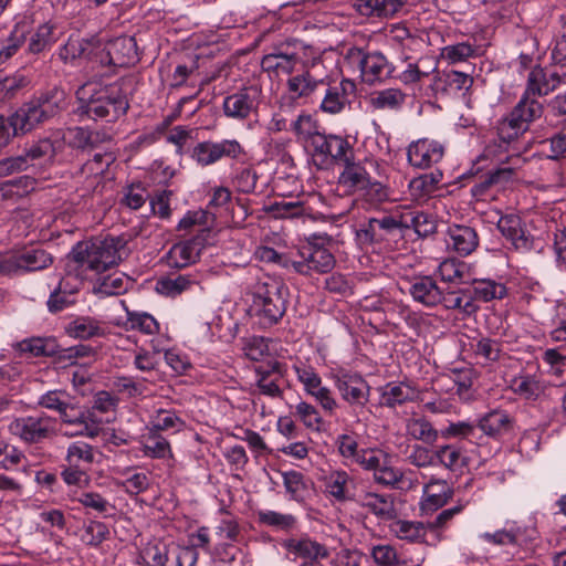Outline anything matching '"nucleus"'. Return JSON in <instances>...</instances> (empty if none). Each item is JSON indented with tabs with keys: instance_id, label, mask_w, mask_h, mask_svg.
<instances>
[{
	"instance_id": "f257e3e1",
	"label": "nucleus",
	"mask_w": 566,
	"mask_h": 566,
	"mask_svg": "<svg viewBox=\"0 0 566 566\" xmlns=\"http://www.w3.org/2000/svg\"><path fill=\"white\" fill-rule=\"evenodd\" d=\"M69 55L87 59L101 66L116 67L134 66L140 60L136 39L130 35L117 36L104 45L96 36L69 40L61 56L67 59Z\"/></svg>"
},
{
	"instance_id": "f03ea898",
	"label": "nucleus",
	"mask_w": 566,
	"mask_h": 566,
	"mask_svg": "<svg viewBox=\"0 0 566 566\" xmlns=\"http://www.w3.org/2000/svg\"><path fill=\"white\" fill-rule=\"evenodd\" d=\"M126 241L120 237H106L77 242L69 253V259L80 266L102 273L122 261L120 250Z\"/></svg>"
},
{
	"instance_id": "7ed1b4c3",
	"label": "nucleus",
	"mask_w": 566,
	"mask_h": 566,
	"mask_svg": "<svg viewBox=\"0 0 566 566\" xmlns=\"http://www.w3.org/2000/svg\"><path fill=\"white\" fill-rule=\"evenodd\" d=\"M129 108V102L126 92L118 83L94 88L87 98L78 108L80 115H86L92 119H106L115 122L124 116Z\"/></svg>"
},
{
	"instance_id": "20e7f679",
	"label": "nucleus",
	"mask_w": 566,
	"mask_h": 566,
	"mask_svg": "<svg viewBox=\"0 0 566 566\" xmlns=\"http://www.w3.org/2000/svg\"><path fill=\"white\" fill-rule=\"evenodd\" d=\"M286 291L284 283L269 277L254 286L253 308L263 324H276L286 312Z\"/></svg>"
},
{
	"instance_id": "39448f33",
	"label": "nucleus",
	"mask_w": 566,
	"mask_h": 566,
	"mask_svg": "<svg viewBox=\"0 0 566 566\" xmlns=\"http://www.w3.org/2000/svg\"><path fill=\"white\" fill-rule=\"evenodd\" d=\"M543 105L535 98L522 96L511 113L499 120L496 129L499 139L504 144L516 140L527 129L530 123L539 118Z\"/></svg>"
},
{
	"instance_id": "423d86ee",
	"label": "nucleus",
	"mask_w": 566,
	"mask_h": 566,
	"mask_svg": "<svg viewBox=\"0 0 566 566\" xmlns=\"http://www.w3.org/2000/svg\"><path fill=\"white\" fill-rule=\"evenodd\" d=\"M345 59L357 65L363 82L368 85L395 76L396 67L379 51L367 52L361 48L352 46L347 50Z\"/></svg>"
},
{
	"instance_id": "0eeeda50",
	"label": "nucleus",
	"mask_w": 566,
	"mask_h": 566,
	"mask_svg": "<svg viewBox=\"0 0 566 566\" xmlns=\"http://www.w3.org/2000/svg\"><path fill=\"white\" fill-rule=\"evenodd\" d=\"M355 91L356 85L350 80L344 78L339 83L332 84L325 77L323 93H318L315 104H318L325 113L337 114L345 107L348 95L354 94Z\"/></svg>"
},
{
	"instance_id": "6e6552de",
	"label": "nucleus",
	"mask_w": 566,
	"mask_h": 566,
	"mask_svg": "<svg viewBox=\"0 0 566 566\" xmlns=\"http://www.w3.org/2000/svg\"><path fill=\"white\" fill-rule=\"evenodd\" d=\"M260 93L258 86L251 85L227 96L222 105L224 115L234 119L248 118L258 108Z\"/></svg>"
},
{
	"instance_id": "1a4fd4ad",
	"label": "nucleus",
	"mask_w": 566,
	"mask_h": 566,
	"mask_svg": "<svg viewBox=\"0 0 566 566\" xmlns=\"http://www.w3.org/2000/svg\"><path fill=\"white\" fill-rule=\"evenodd\" d=\"M501 234L514 250L527 253L534 249V237L524 229L522 219L516 214L502 216L496 224Z\"/></svg>"
},
{
	"instance_id": "9d476101",
	"label": "nucleus",
	"mask_w": 566,
	"mask_h": 566,
	"mask_svg": "<svg viewBox=\"0 0 566 566\" xmlns=\"http://www.w3.org/2000/svg\"><path fill=\"white\" fill-rule=\"evenodd\" d=\"M61 420L69 426L78 427V430L66 431L67 436H87L91 438L97 437L101 428L94 420V413L87 409H83L70 403L60 411Z\"/></svg>"
},
{
	"instance_id": "9b49d317",
	"label": "nucleus",
	"mask_w": 566,
	"mask_h": 566,
	"mask_svg": "<svg viewBox=\"0 0 566 566\" xmlns=\"http://www.w3.org/2000/svg\"><path fill=\"white\" fill-rule=\"evenodd\" d=\"M335 386L342 398L350 405L364 407L369 401L370 387L358 374H343L336 377Z\"/></svg>"
},
{
	"instance_id": "f8f14e48",
	"label": "nucleus",
	"mask_w": 566,
	"mask_h": 566,
	"mask_svg": "<svg viewBox=\"0 0 566 566\" xmlns=\"http://www.w3.org/2000/svg\"><path fill=\"white\" fill-rule=\"evenodd\" d=\"M443 146L427 138L419 139L409 145L407 157L411 166L420 169L429 168L439 163L443 157Z\"/></svg>"
},
{
	"instance_id": "ddd939ff",
	"label": "nucleus",
	"mask_w": 566,
	"mask_h": 566,
	"mask_svg": "<svg viewBox=\"0 0 566 566\" xmlns=\"http://www.w3.org/2000/svg\"><path fill=\"white\" fill-rule=\"evenodd\" d=\"M13 135H24L50 118L33 99L23 103L10 115Z\"/></svg>"
},
{
	"instance_id": "4468645a",
	"label": "nucleus",
	"mask_w": 566,
	"mask_h": 566,
	"mask_svg": "<svg viewBox=\"0 0 566 566\" xmlns=\"http://www.w3.org/2000/svg\"><path fill=\"white\" fill-rule=\"evenodd\" d=\"M409 294L412 300L426 307L440 305L441 287L431 275H417L409 282Z\"/></svg>"
},
{
	"instance_id": "2eb2a0df",
	"label": "nucleus",
	"mask_w": 566,
	"mask_h": 566,
	"mask_svg": "<svg viewBox=\"0 0 566 566\" xmlns=\"http://www.w3.org/2000/svg\"><path fill=\"white\" fill-rule=\"evenodd\" d=\"M283 547L296 558L303 559V562L326 559L329 556L327 547L307 535H303L300 538H286L282 543Z\"/></svg>"
},
{
	"instance_id": "dca6fc26",
	"label": "nucleus",
	"mask_w": 566,
	"mask_h": 566,
	"mask_svg": "<svg viewBox=\"0 0 566 566\" xmlns=\"http://www.w3.org/2000/svg\"><path fill=\"white\" fill-rule=\"evenodd\" d=\"M287 88L293 99L305 98L315 104L318 93H323L324 78H316L310 71H304L287 80Z\"/></svg>"
},
{
	"instance_id": "f3484780",
	"label": "nucleus",
	"mask_w": 566,
	"mask_h": 566,
	"mask_svg": "<svg viewBox=\"0 0 566 566\" xmlns=\"http://www.w3.org/2000/svg\"><path fill=\"white\" fill-rule=\"evenodd\" d=\"M11 430L27 442L36 443L48 438L51 430L44 418L28 417L18 419L11 424Z\"/></svg>"
},
{
	"instance_id": "a211bd4d",
	"label": "nucleus",
	"mask_w": 566,
	"mask_h": 566,
	"mask_svg": "<svg viewBox=\"0 0 566 566\" xmlns=\"http://www.w3.org/2000/svg\"><path fill=\"white\" fill-rule=\"evenodd\" d=\"M478 427L486 436L499 439L513 430L514 419L505 410L495 409L484 415Z\"/></svg>"
},
{
	"instance_id": "6ab92c4d",
	"label": "nucleus",
	"mask_w": 566,
	"mask_h": 566,
	"mask_svg": "<svg viewBox=\"0 0 566 566\" xmlns=\"http://www.w3.org/2000/svg\"><path fill=\"white\" fill-rule=\"evenodd\" d=\"M302 255L305 258L307 266L310 268V276H312L313 273H328L336 264L335 256L329 250L317 244H310L303 248Z\"/></svg>"
},
{
	"instance_id": "aec40b11",
	"label": "nucleus",
	"mask_w": 566,
	"mask_h": 566,
	"mask_svg": "<svg viewBox=\"0 0 566 566\" xmlns=\"http://www.w3.org/2000/svg\"><path fill=\"white\" fill-rule=\"evenodd\" d=\"M300 380L304 384L308 394L314 396L322 408L328 413H333L337 407L336 400L332 397L331 390L322 386L321 377L314 371L304 370L300 375Z\"/></svg>"
},
{
	"instance_id": "412c9836",
	"label": "nucleus",
	"mask_w": 566,
	"mask_h": 566,
	"mask_svg": "<svg viewBox=\"0 0 566 566\" xmlns=\"http://www.w3.org/2000/svg\"><path fill=\"white\" fill-rule=\"evenodd\" d=\"M17 349L33 357H54L57 363L60 345L54 337H31L17 344Z\"/></svg>"
},
{
	"instance_id": "4be33fe9",
	"label": "nucleus",
	"mask_w": 566,
	"mask_h": 566,
	"mask_svg": "<svg viewBox=\"0 0 566 566\" xmlns=\"http://www.w3.org/2000/svg\"><path fill=\"white\" fill-rule=\"evenodd\" d=\"M448 233L453 249L460 255L471 254L479 245V235L471 227L454 224L449 228Z\"/></svg>"
},
{
	"instance_id": "5701e85b",
	"label": "nucleus",
	"mask_w": 566,
	"mask_h": 566,
	"mask_svg": "<svg viewBox=\"0 0 566 566\" xmlns=\"http://www.w3.org/2000/svg\"><path fill=\"white\" fill-rule=\"evenodd\" d=\"M298 61L296 53L283 52L280 49H274L273 52L264 55L261 61L263 71L273 72L276 75L291 74Z\"/></svg>"
},
{
	"instance_id": "b1692460",
	"label": "nucleus",
	"mask_w": 566,
	"mask_h": 566,
	"mask_svg": "<svg viewBox=\"0 0 566 566\" xmlns=\"http://www.w3.org/2000/svg\"><path fill=\"white\" fill-rule=\"evenodd\" d=\"M17 259L19 271L28 272L46 269L53 262L52 255L39 247L24 249L23 251L17 253Z\"/></svg>"
},
{
	"instance_id": "393cba45",
	"label": "nucleus",
	"mask_w": 566,
	"mask_h": 566,
	"mask_svg": "<svg viewBox=\"0 0 566 566\" xmlns=\"http://www.w3.org/2000/svg\"><path fill=\"white\" fill-rule=\"evenodd\" d=\"M370 176L361 164L356 163L355 158L344 165L338 184L349 191H361L368 185Z\"/></svg>"
},
{
	"instance_id": "a878e982",
	"label": "nucleus",
	"mask_w": 566,
	"mask_h": 566,
	"mask_svg": "<svg viewBox=\"0 0 566 566\" xmlns=\"http://www.w3.org/2000/svg\"><path fill=\"white\" fill-rule=\"evenodd\" d=\"M191 244L186 240L171 247L166 256L169 268L181 270L199 260V248Z\"/></svg>"
},
{
	"instance_id": "bb28decb",
	"label": "nucleus",
	"mask_w": 566,
	"mask_h": 566,
	"mask_svg": "<svg viewBox=\"0 0 566 566\" xmlns=\"http://www.w3.org/2000/svg\"><path fill=\"white\" fill-rule=\"evenodd\" d=\"M360 505L382 521L394 520L397 515L394 500L390 495L366 493Z\"/></svg>"
},
{
	"instance_id": "cd10ccee",
	"label": "nucleus",
	"mask_w": 566,
	"mask_h": 566,
	"mask_svg": "<svg viewBox=\"0 0 566 566\" xmlns=\"http://www.w3.org/2000/svg\"><path fill=\"white\" fill-rule=\"evenodd\" d=\"M32 99L41 109L44 111L49 118L54 117L66 106V94L57 86H53L41 92Z\"/></svg>"
},
{
	"instance_id": "c85d7f7f",
	"label": "nucleus",
	"mask_w": 566,
	"mask_h": 566,
	"mask_svg": "<svg viewBox=\"0 0 566 566\" xmlns=\"http://www.w3.org/2000/svg\"><path fill=\"white\" fill-rule=\"evenodd\" d=\"M405 232L409 229H413L420 238H427L428 235L437 231V222L432 216L422 211H408L401 212Z\"/></svg>"
},
{
	"instance_id": "c756f323",
	"label": "nucleus",
	"mask_w": 566,
	"mask_h": 566,
	"mask_svg": "<svg viewBox=\"0 0 566 566\" xmlns=\"http://www.w3.org/2000/svg\"><path fill=\"white\" fill-rule=\"evenodd\" d=\"M407 0H357V9L364 15L389 17L398 12Z\"/></svg>"
},
{
	"instance_id": "7c9ffc66",
	"label": "nucleus",
	"mask_w": 566,
	"mask_h": 566,
	"mask_svg": "<svg viewBox=\"0 0 566 566\" xmlns=\"http://www.w3.org/2000/svg\"><path fill=\"white\" fill-rule=\"evenodd\" d=\"M286 493L293 501L304 502L313 483L302 472L291 470L282 472Z\"/></svg>"
},
{
	"instance_id": "2f4dec72",
	"label": "nucleus",
	"mask_w": 566,
	"mask_h": 566,
	"mask_svg": "<svg viewBox=\"0 0 566 566\" xmlns=\"http://www.w3.org/2000/svg\"><path fill=\"white\" fill-rule=\"evenodd\" d=\"M353 483V480L344 471H334L325 480L327 493L338 502L353 500L349 490V485Z\"/></svg>"
},
{
	"instance_id": "473e14b6",
	"label": "nucleus",
	"mask_w": 566,
	"mask_h": 566,
	"mask_svg": "<svg viewBox=\"0 0 566 566\" xmlns=\"http://www.w3.org/2000/svg\"><path fill=\"white\" fill-rule=\"evenodd\" d=\"M377 220V230H379L381 242L402 239L405 237L403 221L401 212L384 214Z\"/></svg>"
},
{
	"instance_id": "72a5a7b5",
	"label": "nucleus",
	"mask_w": 566,
	"mask_h": 566,
	"mask_svg": "<svg viewBox=\"0 0 566 566\" xmlns=\"http://www.w3.org/2000/svg\"><path fill=\"white\" fill-rule=\"evenodd\" d=\"M554 91V85H551L547 73L541 66L534 67L527 78V87L523 96L533 98L534 96L547 95Z\"/></svg>"
},
{
	"instance_id": "f704fd0d",
	"label": "nucleus",
	"mask_w": 566,
	"mask_h": 566,
	"mask_svg": "<svg viewBox=\"0 0 566 566\" xmlns=\"http://www.w3.org/2000/svg\"><path fill=\"white\" fill-rule=\"evenodd\" d=\"M198 282L197 275L190 273L180 274L176 277L159 280L157 282V291L166 295L174 296L189 290L191 285L197 284Z\"/></svg>"
},
{
	"instance_id": "c9c22d12",
	"label": "nucleus",
	"mask_w": 566,
	"mask_h": 566,
	"mask_svg": "<svg viewBox=\"0 0 566 566\" xmlns=\"http://www.w3.org/2000/svg\"><path fill=\"white\" fill-rule=\"evenodd\" d=\"M442 180V172L440 170L431 171L429 174L420 175L409 182V189L412 196L422 198L430 196L437 190L439 182Z\"/></svg>"
},
{
	"instance_id": "e433bc0d",
	"label": "nucleus",
	"mask_w": 566,
	"mask_h": 566,
	"mask_svg": "<svg viewBox=\"0 0 566 566\" xmlns=\"http://www.w3.org/2000/svg\"><path fill=\"white\" fill-rule=\"evenodd\" d=\"M475 300L490 302L495 298H503L507 294L505 285L493 280H474L473 290Z\"/></svg>"
},
{
	"instance_id": "4c0bfd02",
	"label": "nucleus",
	"mask_w": 566,
	"mask_h": 566,
	"mask_svg": "<svg viewBox=\"0 0 566 566\" xmlns=\"http://www.w3.org/2000/svg\"><path fill=\"white\" fill-rule=\"evenodd\" d=\"M258 520L260 524L274 527L283 532H292L296 525L297 520L292 514H283L275 511H260L258 512Z\"/></svg>"
},
{
	"instance_id": "58836bf2",
	"label": "nucleus",
	"mask_w": 566,
	"mask_h": 566,
	"mask_svg": "<svg viewBox=\"0 0 566 566\" xmlns=\"http://www.w3.org/2000/svg\"><path fill=\"white\" fill-rule=\"evenodd\" d=\"M327 157L335 164L343 166L355 158L354 148L346 138L337 135H329V148Z\"/></svg>"
},
{
	"instance_id": "ea45409f",
	"label": "nucleus",
	"mask_w": 566,
	"mask_h": 566,
	"mask_svg": "<svg viewBox=\"0 0 566 566\" xmlns=\"http://www.w3.org/2000/svg\"><path fill=\"white\" fill-rule=\"evenodd\" d=\"M406 99V94L399 88H387L378 92L370 99V104L376 109H398Z\"/></svg>"
},
{
	"instance_id": "a19ab883",
	"label": "nucleus",
	"mask_w": 566,
	"mask_h": 566,
	"mask_svg": "<svg viewBox=\"0 0 566 566\" xmlns=\"http://www.w3.org/2000/svg\"><path fill=\"white\" fill-rule=\"evenodd\" d=\"M408 433L416 440L432 444L438 440L439 433L426 418L409 420L407 424Z\"/></svg>"
},
{
	"instance_id": "79ce46f5",
	"label": "nucleus",
	"mask_w": 566,
	"mask_h": 566,
	"mask_svg": "<svg viewBox=\"0 0 566 566\" xmlns=\"http://www.w3.org/2000/svg\"><path fill=\"white\" fill-rule=\"evenodd\" d=\"M434 457L440 464L452 471L467 465L460 449L453 444L437 448Z\"/></svg>"
},
{
	"instance_id": "37998d69",
	"label": "nucleus",
	"mask_w": 566,
	"mask_h": 566,
	"mask_svg": "<svg viewBox=\"0 0 566 566\" xmlns=\"http://www.w3.org/2000/svg\"><path fill=\"white\" fill-rule=\"evenodd\" d=\"M143 452L146 457L154 459L172 458L169 442L159 433L153 431L143 444Z\"/></svg>"
},
{
	"instance_id": "c03bdc74",
	"label": "nucleus",
	"mask_w": 566,
	"mask_h": 566,
	"mask_svg": "<svg viewBox=\"0 0 566 566\" xmlns=\"http://www.w3.org/2000/svg\"><path fill=\"white\" fill-rule=\"evenodd\" d=\"M29 84L30 78L20 73L0 78V102L14 98Z\"/></svg>"
},
{
	"instance_id": "a18cd8bd",
	"label": "nucleus",
	"mask_w": 566,
	"mask_h": 566,
	"mask_svg": "<svg viewBox=\"0 0 566 566\" xmlns=\"http://www.w3.org/2000/svg\"><path fill=\"white\" fill-rule=\"evenodd\" d=\"M395 531L399 538L409 542H424L426 526L421 522L397 521Z\"/></svg>"
},
{
	"instance_id": "49530a36",
	"label": "nucleus",
	"mask_w": 566,
	"mask_h": 566,
	"mask_svg": "<svg viewBox=\"0 0 566 566\" xmlns=\"http://www.w3.org/2000/svg\"><path fill=\"white\" fill-rule=\"evenodd\" d=\"M266 213H271L275 218H295L304 212L302 201H275L263 209Z\"/></svg>"
},
{
	"instance_id": "de8ad7c7",
	"label": "nucleus",
	"mask_w": 566,
	"mask_h": 566,
	"mask_svg": "<svg viewBox=\"0 0 566 566\" xmlns=\"http://www.w3.org/2000/svg\"><path fill=\"white\" fill-rule=\"evenodd\" d=\"M66 461L70 465L81 467L82 463L91 464L94 461L92 446L76 441L67 448Z\"/></svg>"
},
{
	"instance_id": "09e8293b",
	"label": "nucleus",
	"mask_w": 566,
	"mask_h": 566,
	"mask_svg": "<svg viewBox=\"0 0 566 566\" xmlns=\"http://www.w3.org/2000/svg\"><path fill=\"white\" fill-rule=\"evenodd\" d=\"M95 354V350L91 346L83 344L71 346L67 348H63L60 346L57 364H61L63 366L74 365L77 363L78 359L94 357Z\"/></svg>"
},
{
	"instance_id": "8fccbe9b",
	"label": "nucleus",
	"mask_w": 566,
	"mask_h": 566,
	"mask_svg": "<svg viewBox=\"0 0 566 566\" xmlns=\"http://www.w3.org/2000/svg\"><path fill=\"white\" fill-rule=\"evenodd\" d=\"M66 332L76 338L88 339L99 335V327L93 319L87 317H80L72 321L67 325Z\"/></svg>"
},
{
	"instance_id": "3c124183",
	"label": "nucleus",
	"mask_w": 566,
	"mask_h": 566,
	"mask_svg": "<svg viewBox=\"0 0 566 566\" xmlns=\"http://www.w3.org/2000/svg\"><path fill=\"white\" fill-rule=\"evenodd\" d=\"M475 54V49L467 43L461 42L453 45H447L441 50V57L451 64L464 62Z\"/></svg>"
},
{
	"instance_id": "603ef678",
	"label": "nucleus",
	"mask_w": 566,
	"mask_h": 566,
	"mask_svg": "<svg viewBox=\"0 0 566 566\" xmlns=\"http://www.w3.org/2000/svg\"><path fill=\"white\" fill-rule=\"evenodd\" d=\"M109 534L107 525L99 521H90L84 527L82 541L90 546H98Z\"/></svg>"
},
{
	"instance_id": "864d4df0",
	"label": "nucleus",
	"mask_w": 566,
	"mask_h": 566,
	"mask_svg": "<svg viewBox=\"0 0 566 566\" xmlns=\"http://www.w3.org/2000/svg\"><path fill=\"white\" fill-rule=\"evenodd\" d=\"M127 324L130 325V328L138 329L148 335L157 333L159 328L157 321L147 313L128 312Z\"/></svg>"
},
{
	"instance_id": "5fc2aeb1",
	"label": "nucleus",
	"mask_w": 566,
	"mask_h": 566,
	"mask_svg": "<svg viewBox=\"0 0 566 566\" xmlns=\"http://www.w3.org/2000/svg\"><path fill=\"white\" fill-rule=\"evenodd\" d=\"M502 353L501 343L496 339L482 337L474 345V354L484 358L485 361H497Z\"/></svg>"
},
{
	"instance_id": "6e6d98bb",
	"label": "nucleus",
	"mask_w": 566,
	"mask_h": 566,
	"mask_svg": "<svg viewBox=\"0 0 566 566\" xmlns=\"http://www.w3.org/2000/svg\"><path fill=\"white\" fill-rule=\"evenodd\" d=\"M169 549L166 545L148 544L144 549L145 566H167Z\"/></svg>"
},
{
	"instance_id": "4d7b16f0",
	"label": "nucleus",
	"mask_w": 566,
	"mask_h": 566,
	"mask_svg": "<svg viewBox=\"0 0 566 566\" xmlns=\"http://www.w3.org/2000/svg\"><path fill=\"white\" fill-rule=\"evenodd\" d=\"M191 158L202 167L217 163L216 149L212 140L198 143L191 153Z\"/></svg>"
},
{
	"instance_id": "13d9d810",
	"label": "nucleus",
	"mask_w": 566,
	"mask_h": 566,
	"mask_svg": "<svg viewBox=\"0 0 566 566\" xmlns=\"http://www.w3.org/2000/svg\"><path fill=\"white\" fill-rule=\"evenodd\" d=\"M295 412L300 417V419L303 421L305 427H307L310 429H314L316 431L321 430V424L323 423V419L314 406L302 401L296 405Z\"/></svg>"
},
{
	"instance_id": "bf43d9fd",
	"label": "nucleus",
	"mask_w": 566,
	"mask_h": 566,
	"mask_svg": "<svg viewBox=\"0 0 566 566\" xmlns=\"http://www.w3.org/2000/svg\"><path fill=\"white\" fill-rule=\"evenodd\" d=\"M55 155V149L53 142L49 138L41 139L38 143L31 145L25 153L22 155L27 157L29 167L32 165L33 160H38L44 157L53 158Z\"/></svg>"
},
{
	"instance_id": "052dcab7",
	"label": "nucleus",
	"mask_w": 566,
	"mask_h": 566,
	"mask_svg": "<svg viewBox=\"0 0 566 566\" xmlns=\"http://www.w3.org/2000/svg\"><path fill=\"white\" fill-rule=\"evenodd\" d=\"M72 295L73 292H67L62 287V282H60L59 286L50 294V297L46 302L49 311L51 313H59L74 304Z\"/></svg>"
},
{
	"instance_id": "680f3d73",
	"label": "nucleus",
	"mask_w": 566,
	"mask_h": 566,
	"mask_svg": "<svg viewBox=\"0 0 566 566\" xmlns=\"http://www.w3.org/2000/svg\"><path fill=\"white\" fill-rule=\"evenodd\" d=\"M420 63H423L422 59H420L418 63H409L405 71L398 75L395 74L394 77L398 78L403 84H413L421 81L423 77H428L436 71V66H429L428 70H420Z\"/></svg>"
},
{
	"instance_id": "e2e57ef3",
	"label": "nucleus",
	"mask_w": 566,
	"mask_h": 566,
	"mask_svg": "<svg viewBox=\"0 0 566 566\" xmlns=\"http://www.w3.org/2000/svg\"><path fill=\"white\" fill-rule=\"evenodd\" d=\"M217 161L222 158L238 159L244 154V148L237 139H223L213 142Z\"/></svg>"
},
{
	"instance_id": "0e129e2a",
	"label": "nucleus",
	"mask_w": 566,
	"mask_h": 566,
	"mask_svg": "<svg viewBox=\"0 0 566 566\" xmlns=\"http://www.w3.org/2000/svg\"><path fill=\"white\" fill-rule=\"evenodd\" d=\"M35 185V179L30 176H21L19 178H14L12 180L6 181L1 185V190L4 191V195H17L23 196L28 193L29 190H33Z\"/></svg>"
},
{
	"instance_id": "69168bd1",
	"label": "nucleus",
	"mask_w": 566,
	"mask_h": 566,
	"mask_svg": "<svg viewBox=\"0 0 566 566\" xmlns=\"http://www.w3.org/2000/svg\"><path fill=\"white\" fill-rule=\"evenodd\" d=\"M410 400V392L405 390L400 385H387L381 394V403L386 407L394 408L397 405Z\"/></svg>"
},
{
	"instance_id": "338daca9",
	"label": "nucleus",
	"mask_w": 566,
	"mask_h": 566,
	"mask_svg": "<svg viewBox=\"0 0 566 566\" xmlns=\"http://www.w3.org/2000/svg\"><path fill=\"white\" fill-rule=\"evenodd\" d=\"M126 291L124 279L118 275H108L94 286V292L102 295H118Z\"/></svg>"
},
{
	"instance_id": "774afa93",
	"label": "nucleus",
	"mask_w": 566,
	"mask_h": 566,
	"mask_svg": "<svg viewBox=\"0 0 566 566\" xmlns=\"http://www.w3.org/2000/svg\"><path fill=\"white\" fill-rule=\"evenodd\" d=\"M77 501L86 509H91L98 514H106L107 511L112 509V505L108 503V501L99 493L95 492H83Z\"/></svg>"
}]
</instances>
